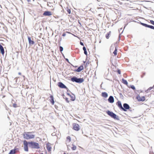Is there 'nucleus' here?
I'll return each mask as SVG.
<instances>
[{
  "mask_svg": "<svg viewBox=\"0 0 154 154\" xmlns=\"http://www.w3.org/2000/svg\"><path fill=\"white\" fill-rule=\"evenodd\" d=\"M39 145H30V147L32 148L38 149L39 148Z\"/></svg>",
  "mask_w": 154,
  "mask_h": 154,
  "instance_id": "obj_18",
  "label": "nucleus"
},
{
  "mask_svg": "<svg viewBox=\"0 0 154 154\" xmlns=\"http://www.w3.org/2000/svg\"><path fill=\"white\" fill-rule=\"evenodd\" d=\"M148 27L154 29V27L153 26L148 25Z\"/></svg>",
  "mask_w": 154,
  "mask_h": 154,
  "instance_id": "obj_28",
  "label": "nucleus"
},
{
  "mask_svg": "<svg viewBox=\"0 0 154 154\" xmlns=\"http://www.w3.org/2000/svg\"><path fill=\"white\" fill-rule=\"evenodd\" d=\"M111 34V32L109 31L106 35V37L107 39H108L109 37V35Z\"/></svg>",
  "mask_w": 154,
  "mask_h": 154,
  "instance_id": "obj_23",
  "label": "nucleus"
},
{
  "mask_svg": "<svg viewBox=\"0 0 154 154\" xmlns=\"http://www.w3.org/2000/svg\"><path fill=\"white\" fill-rule=\"evenodd\" d=\"M122 82L124 84H125V85H128V82H127V81L125 80L124 79H122Z\"/></svg>",
  "mask_w": 154,
  "mask_h": 154,
  "instance_id": "obj_22",
  "label": "nucleus"
},
{
  "mask_svg": "<svg viewBox=\"0 0 154 154\" xmlns=\"http://www.w3.org/2000/svg\"><path fill=\"white\" fill-rule=\"evenodd\" d=\"M106 113L108 115L110 116L111 117L113 118L114 119H117V115L113 112H110L109 110H107L106 111Z\"/></svg>",
  "mask_w": 154,
  "mask_h": 154,
  "instance_id": "obj_3",
  "label": "nucleus"
},
{
  "mask_svg": "<svg viewBox=\"0 0 154 154\" xmlns=\"http://www.w3.org/2000/svg\"><path fill=\"white\" fill-rule=\"evenodd\" d=\"M27 0L28 2H29V1H30V0Z\"/></svg>",
  "mask_w": 154,
  "mask_h": 154,
  "instance_id": "obj_44",
  "label": "nucleus"
},
{
  "mask_svg": "<svg viewBox=\"0 0 154 154\" xmlns=\"http://www.w3.org/2000/svg\"><path fill=\"white\" fill-rule=\"evenodd\" d=\"M117 104L118 105V106L120 109H122L124 111H126V109H125L124 108H123L122 106L121 103L120 101H118L117 103Z\"/></svg>",
  "mask_w": 154,
  "mask_h": 154,
  "instance_id": "obj_8",
  "label": "nucleus"
},
{
  "mask_svg": "<svg viewBox=\"0 0 154 154\" xmlns=\"http://www.w3.org/2000/svg\"><path fill=\"white\" fill-rule=\"evenodd\" d=\"M28 40L29 44L33 45L34 44V42L33 41L31 40V38L29 37H28Z\"/></svg>",
  "mask_w": 154,
  "mask_h": 154,
  "instance_id": "obj_15",
  "label": "nucleus"
},
{
  "mask_svg": "<svg viewBox=\"0 0 154 154\" xmlns=\"http://www.w3.org/2000/svg\"><path fill=\"white\" fill-rule=\"evenodd\" d=\"M134 4L131 2L126 4V6L128 8H133Z\"/></svg>",
  "mask_w": 154,
  "mask_h": 154,
  "instance_id": "obj_7",
  "label": "nucleus"
},
{
  "mask_svg": "<svg viewBox=\"0 0 154 154\" xmlns=\"http://www.w3.org/2000/svg\"><path fill=\"white\" fill-rule=\"evenodd\" d=\"M16 104H15V105H14V107H16Z\"/></svg>",
  "mask_w": 154,
  "mask_h": 154,
  "instance_id": "obj_41",
  "label": "nucleus"
},
{
  "mask_svg": "<svg viewBox=\"0 0 154 154\" xmlns=\"http://www.w3.org/2000/svg\"><path fill=\"white\" fill-rule=\"evenodd\" d=\"M0 50L1 51V53L3 54L4 53V50L2 46L0 44Z\"/></svg>",
  "mask_w": 154,
  "mask_h": 154,
  "instance_id": "obj_19",
  "label": "nucleus"
},
{
  "mask_svg": "<svg viewBox=\"0 0 154 154\" xmlns=\"http://www.w3.org/2000/svg\"><path fill=\"white\" fill-rule=\"evenodd\" d=\"M18 74L19 75H21V73L20 72H19Z\"/></svg>",
  "mask_w": 154,
  "mask_h": 154,
  "instance_id": "obj_40",
  "label": "nucleus"
},
{
  "mask_svg": "<svg viewBox=\"0 0 154 154\" xmlns=\"http://www.w3.org/2000/svg\"><path fill=\"white\" fill-rule=\"evenodd\" d=\"M16 104H15V105H14V107H16Z\"/></svg>",
  "mask_w": 154,
  "mask_h": 154,
  "instance_id": "obj_42",
  "label": "nucleus"
},
{
  "mask_svg": "<svg viewBox=\"0 0 154 154\" xmlns=\"http://www.w3.org/2000/svg\"><path fill=\"white\" fill-rule=\"evenodd\" d=\"M34 144H38V143H36V144L35 143Z\"/></svg>",
  "mask_w": 154,
  "mask_h": 154,
  "instance_id": "obj_45",
  "label": "nucleus"
},
{
  "mask_svg": "<svg viewBox=\"0 0 154 154\" xmlns=\"http://www.w3.org/2000/svg\"><path fill=\"white\" fill-rule=\"evenodd\" d=\"M46 148L48 152H51V147L50 145H47Z\"/></svg>",
  "mask_w": 154,
  "mask_h": 154,
  "instance_id": "obj_20",
  "label": "nucleus"
},
{
  "mask_svg": "<svg viewBox=\"0 0 154 154\" xmlns=\"http://www.w3.org/2000/svg\"><path fill=\"white\" fill-rule=\"evenodd\" d=\"M50 97L51 98L50 101L51 102L52 105H53L54 103L53 96L51 95L50 96Z\"/></svg>",
  "mask_w": 154,
  "mask_h": 154,
  "instance_id": "obj_13",
  "label": "nucleus"
},
{
  "mask_svg": "<svg viewBox=\"0 0 154 154\" xmlns=\"http://www.w3.org/2000/svg\"><path fill=\"white\" fill-rule=\"evenodd\" d=\"M83 66H80L77 69H75L74 71L77 72H80L83 69Z\"/></svg>",
  "mask_w": 154,
  "mask_h": 154,
  "instance_id": "obj_11",
  "label": "nucleus"
},
{
  "mask_svg": "<svg viewBox=\"0 0 154 154\" xmlns=\"http://www.w3.org/2000/svg\"><path fill=\"white\" fill-rule=\"evenodd\" d=\"M59 49L60 51L61 52L63 50V48L61 46H60L59 47Z\"/></svg>",
  "mask_w": 154,
  "mask_h": 154,
  "instance_id": "obj_29",
  "label": "nucleus"
},
{
  "mask_svg": "<svg viewBox=\"0 0 154 154\" xmlns=\"http://www.w3.org/2000/svg\"><path fill=\"white\" fill-rule=\"evenodd\" d=\"M71 80L73 82H75L77 83H82L83 81V79H78L75 77H73L71 79Z\"/></svg>",
  "mask_w": 154,
  "mask_h": 154,
  "instance_id": "obj_2",
  "label": "nucleus"
},
{
  "mask_svg": "<svg viewBox=\"0 0 154 154\" xmlns=\"http://www.w3.org/2000/svg\"><path fill=\"white\" fill-rule=\"evenodd\" d=\"M33 132H24L23 134V137L26 139L34 138L35 135L33 134Z\"/></svg>",
  "mask_w": 154,
  "mask_h": 154,
  "instance_id": "obj_1",
  "label": "nucleus"
},
{
  "mask_svg": "<svg viewBox=\"0 0 154 154\" xmlns=\"http://www.w3.org/2000/svg\"><path fill=\"white\" fill-rule=\"evenodd\" d=\"M131 88L134 90L135 89V87L133 85L131 86Z\"/></svg>",
  "mask_w": 154,
  "mask_h": 154,
  "instance_id": "obj_32",
  "label": "nucleus"
},
{
  "mask_svg": "<svg viewBox=\"0 0 154 154\" xmlns=\"http://www.w3.org/2000/svg\"><path fill=\"white\" fill-rule=\"evenodd\" d=\"M85 62H86V61H85L84 62V63H85Z\"/></svg>",
  "mask_w": 154,
  "mask_h": 154,
  "instance_id": "obj_48",
  "label": "nucleus"
},
{
  "mask_svg": "<svg viewBox=\"0 0 154 154\" xmlns=\"http://www.w3.org/2000/svg\"><path fill=\"white\" fill-rule=\"evenodd\" d=\"M58 85L59 86V87H60V88H65L66 89L67 88L66 87L62 82H58Z\"/></svg>",
  "mask_w": 154,
  "mask_h": 154,
  "instance_id": "obj_9",
  "label": "nucleus"
},
{
  "mask_svg": "<svg viewBox=\"0 0 154 154\" xmlns=\"http://www.w3.org/2000/svg\"><path fill=\"white\" fill-rule=\"evenodd\" d=\"M117 49L116 48L115 49L113 52V54H114L115 56H116L117 54Z\"/></svg>",
  "mask_w": 154,
  "mask_h": 154,
  "instance_id": "obj_25",
  "label": "nucleus"
},
{
  "mask_svg": "<svg viewBox=\"0 0 154 154\" xmlns=\"http://www.w3.org/2000/svg\"><path fill=\"white\" fill-rule=\"evenodd\" d=\"M52 15L51 12L49 11H45L43 14V15L45 16H50Z\"/></svg>",
  "mask_w": 154,
  "mask_h": 154,
  "instance_id": "obj_10",
  "label": "nucleus"
},
{
  "mask_svg": "<svg viewBox=\"0 0 154 154\" xmlns=\"http://www.w3.org/2000/svg\"><path fill=\"white\" fill-rule=\"evenodd\" d=\"M66 33H69V34H72V35H73V34H72V33H71L70 32H66Z\"/></svg>",
  "mask_w": 154,
  "mask_h": 154,
  "instance_id": "obj_38",
  "label": "nucleus"
},
{
  "mask_svg": "<svg viewBox=\"0 0 154 154\" xmlns=\"http://www.w3.org/2000/svg\"><path fill=\"white\" fill-rule=\"evenodd\" d=\"M73 146L71 147L72 149L73 150H75L76 149V146L74 145H72Z\"/></svg>",
  "mask_w": 154,
  "mask_h": 154,
  "instance_id": "obj_27",
  "label": "nucleus"
},
{
  "mask_svg": "<svg viewBox=\"0 0 154 154\" xmlns=\"http://www.w3.org/2000/svg\"><path fill=\"white\" fill-rule=\"evenodd\" d=\"M16 104H15V105H14V107H16Z\"/></svg>",
  "mask_w": 154,
  "mask_h": 154,
  "instance_id": "obj_43",
  "label": "nucleus"
},
{
  "mask_svg": "<svg viewBox=\"0 0 154 154\" xmlns=\"http://www.w3.org/2000/svg\"><path fill=\"white\" fill-rule=\"evenodd\" d=\"M83 50L84 51V53L85 54L87 55V51H86V48L85 47H83Z\"/></svg>",
  "mask_w": 154,
  "mask_h": 154,
  "instance_id": "obj_26",
  "label": "nucleus"
},
{
  "mask_svg": "<svg viewBox=\"0 0 154 154\" xmlns=\"http://www.w3.org/2000/svg\"><path fill=\"white\" fill-rule=\"evenodd\" d=\"M102 96L106 98L108 97V94L106 92H103L101 94Z\"/></svg>",
  "mask_w": 154,
  "mask_h": 154,
  "instance_id": "obj_16",
  "label": "nucleus"
},
{
  "mask_svg": "<svg viewBox=\"0 0 154 154\" xmlns=\"http://www.w3.org/2000/svg\"><path fill=\"white\" fill-rule=\"evenodd\" d=\"M66 60H68V59H66Z\"/></svg>",
  "mask_w": 154,
  "mask_h": 154,
  "instance_id": "obj_46",
  "label": "nucleus"
},
{
  "mask_svg": "<svg viewBox=\"0 0 154 154\" xmlns=\"http://www.w3.org/2000/svg\"><path fill=\"white\" fill-rule=\"evenodd\" d=\"M67 11L69 14H70L71 13V10L69 9H67Z\"/></svg>",
  "mask_w": 154,
  "mask_h": 154,
  "instance_id": "obj_31",
  "label": "nucleus"
},
{
  "mask_svg": "<svg viewBox=\"0 0 154 154\" xmlns=\"http://www.w3.org/2000/svg\"><path fill=\"white\" fill-rule=\"evenodd\" d=\"M24 144H28L26 140H24L23 141Z\"/></svg>",
  "mask_w": 154,
  "mask_h": 154,
  "instance_id": "obj_33",
  "label": "nucleus"
},
{
  "mask_svg": "<svg viewBox=\"0 0 154 154\" xmlns=\"http://www.w3.org/2000/svg\"><path fill=\"white\" fill-rule=\"evenodd\" d=\"M71 137L69 136H68L67 137L66 140V141L67 143H69L71 141Z\"/></svg>",
  "mask_w": 154,
  "mask_h": 154,
  "instance_id": "obj_21",
  "label": "nucleus"
},
{
  "mask_svg": "<svg viewBox=\"0 0 154 154\" xmlns=\"http://www.w3.org/2000/svg\"><path fill=\"white\" fill-rule=\"evenodd\" d=\"M73 129L76 131H78L80 129L79 125L76 123H74L72 125Z\"/></svg>",
  "mask_w": 154,
  "mask_h": 154,
  "instance_id": "obj_5",
  "label": "nucleus"
},
{
  "mask_svg": "<svg viewBox=\"0 0 154 154\" xmlns=\"http://www.w3.org/2000/svg\"><path fill=\"white\" fill-rule=\"evenodd\" d=\"M142 24L143 26H144L146 27H148V25H147L146 24H145V23H142Z\"/></svg>",
  "mask_w": 154,
  "mask_h": 154,
  "instance_id": "obj_30",
  "label": "nucleus"
},
{
  "mask_svg": "<svg viewBox=\"0 0 154 154\" xmlns=\"http://www.w3.org/2000/svg\"><path fill=\"white\" fill-rule=\"evenodd\" d=\"M18 151V149L15 147L14 149L11 150L9 154H15Z\"/></svg>",
  "mask_w": 154,
  "mask_h": 154,
  "instance_id": "obj_6",
  "label": "nucleus"
},
{
  "mask_svg": "<svg viewBox=\"0 0 154 154\" xmlns=\"http://www.w3.org/2000/svg\"><path fill=\"white\" fill-rule=\"evenodd\" d=\"M117 72L119 74H121V71H120V69H118V70Z\"/></svg>",
  "mask_w": 154,
  "mask_h": 154,
  "instance_id": "obj_35",
  "label": "nucleus"
},
{
  "mask_svg": "<svg viewBox=\"0 0 154 154\" xmlns=\"http://www.w3.org/2000/svg\"><path fill=\"white\" fill-rule=\"evenodd\" d=\"M67 99V98H66V101H67V102H69V101H68Z\"/></svg>",
  "mask_w": 154,
  "mask_h": 154,
  "instance_id": "obj_39",
  "label": "nucleus"
},
{
  "mask_svg": "<svg viewBox=\"0 0 154 154\" xmlns=\"http://www.w3.org/2000/svg\"><path fill=\"white\" fill-rule=\"evenodd\" d=\"M136 99L139 101H144L145 100V97L144 96H140L139 95L136 97Z\"/></svg>",
  "mask_w": 154,
  "mask_h": 154,
  "instance_id": "obj_4",
  "label": "nucleus"
},
{
  "mask_svg": "<svg viewBox=\"0 0 154 154\" xmlns=\"http://www.w3.org/2000/svg\"><path fill=\"white\" fill-rule=\"evenodd\" d=\"M123 106L124 108L126 109H128L130 108V106L127 103H124L123 104Z\"/></svg>",
  "mask_w": 154,
  "mask_h": 154,
  "instance_id": "obj_14",
  "label": "nucleus"
},
{
  "mask_svg": "<svg viewBox=\"0 0 154 154\" xmlns=\"http://www.w3.org/2000/svg\"><path fill=\"white\" fill-rule=\"evenodd\" d=\"M66 33H63V35H62V36H63V37H64V36H66Z\"/></svg>",
  "mask_w": 154,
  "mask_h": 154,
  "instance_id": "obj_36",
  "label": "nucleus"
},
{
  "mask_svg": "<svg viewBox=\"0 0 154 154\" xmlns=\"http://www.w3.org/2000/svg\"><path fill=\"white\" fill-rule=\"evenodd\" d=\"M63 154H66V153H63Z\"/></svg>",
  "mask_w": 154,
  "mask_h": 154,
  "instance_id": "obj_47",
  "label": "nucleus"
},
{
  "mask_svg": "<svg viewBox=\"0 0 154 154\" xmlns=\"http://www.w3.org/2000/svg\"><path fill=\"white\" fill-rule=\"evenodd\" d=\"M67 94L69 97H70V99L71 100L73 101V100H75V97L73 95L71 96V95H70V94L68 93Z\"/></svg>",
  "mask_w": 154,
  "mask_h": 154,
  "instance_id": "obj_17",
  "label": "nucleus"
},
{
  "mask_svg": "<svg viewBox=\"0 0 154 154\" xmlns=\"http://www.w3.org/2000/svg\"><path fill=\"white\" fill-rule=\"evenodd\" d=\"M150 23L153 25H154V21L153 20H150Z\"/></svg>",
  "mask_w": 154,
  "mask_h": 154,
  "instance_id": "obj_34",
  "label": "nucleus"
},
{
  "mask_svg": "<svg viewBox=\"0 0 154 154\" xmlns=\"http://www.w3.org/2000/svg\"><path fill=\"white\" fill-rule=\"evenodd\" d=\"M80 44H81V45H82V46H83V45H84L83 43L82 42H80Z\"/></svg>",
  "mask_w": 154,
  "mask_h": 154,
  "instance_id": "obj_37",
  "label": "nucleus"
},
{
  "mask_svg": "<svg viewBox=\"0 0 154 154\" xmlns=\"http://www.w3.org/2000/svg\"><path fill=\"white\" fill-rule=\"evenodd\" d=\"M41 154H43L42 153H41Z\"/></svg>",
  "mask_w": 154,
  "mask_h": 154,
  "instance_id": "obj_49",
  "label": "nucleus"
},
{
  "mask_svg": "<svg viewBox=\"0 0 154 154\" xmlns=\"http://www.w3.org/2000/svg\"><path fill=\"white\" fill-rule=\"evenodd\" d=\"M27 145H24V150L26 151H28V150Z\"/></svg>",
  "mask_w": 154,
  "mask_h": 154,
  "instance_id": "obj_24",
  "label": "nucleus"
},
{
  "mask_svg": "<svg viewBox=\"0 0 154 154\" xmlns=\"http://www.w3.org/2000/svg\"><path fill=\"white\" fill-rule=\"evenodd\" d=\"M108 101L110 103H112L114 102V99L113 97L112 96H110L108 99Z\"/></svg>",
  "mask_w": 154,
  "mask_h": 154,
  "instance_id": "obj_12",
  "label": "nucleus"
}]
</instances>
